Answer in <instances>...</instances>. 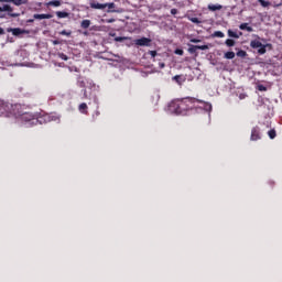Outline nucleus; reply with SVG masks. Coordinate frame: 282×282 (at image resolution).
<instances>
[{
    "label": "nucleus",
    "instance_id": "obj_1",
    "mask_svg": "<svg viewBox=\"0 0 282 282\" xmlns=\"http://www.w3.org/2000/svg\"><path fill=\"white\" fill-rule=\"evenodd\" d=\"M188 102L193 105L194 102H204V101L192 98V97L176 99L170 104V111H172L173 113H182V109L184 105H188Z\"/></svg>",
    "mask_w": 282,
    "mask_h": 282
},
{
    "label": "nucleus",
    "instance_id": "obj_2",
    "mask_svg": "<svg viewBox=\"0 0 282 282\" xmlns=\"http://www.w3.org/2000/svg\"><path fill=\"white\" fill-rule=\"evenodd\" d=\"M90 8L93 10H105V8H109V10H113L116 8V4L113 2L110 3H98V2H90Z\"/></svg>",
    "mask_w": 282,
    "mask_h": 282
},
{
    "label": "nucleus",
    "instance_id": "obj_3",
    "mask_svg": "<svg viewBox=\"0 0 282 282\" xmlns=\"http://www.w3.org/2000/svg\"><path fill=\"white\" fill-rule=\"evenodd\" d=\"M250 47L258 50V53L265 54V45H263L259 40H253L250 42Z\"/></svg>",
    "mask_w": 282,
    "mask_h": 282
},
{
    "label": "nucleus",
    "instance_id": "obj_4",
    "mask_svg": "<svg viewBox=\"0 0 282 282\" xmlns=\"http://www.w3.org/2000/svg\"><path fill=\"white\" fill-rule=\"evenodd\" d=\"M12 8L10 4H3L0 7V12H8V17H11L12 19H17V17H21L20 13H12Z\"/></svg>",
    "mask_w": 282,
    "mask_h": 282
},
{
    "label": "nucleus",
    "instance_id": "obj_5",
    "mask_svg": "<svg viewBox=\"0 0 282 282\" xmlns=\"http://www.w3.org/2000/svg\"><path fill=\"white\" fill-rule=\"evenodd\" d=\"M134 45H138L139 47H151V39L141 37V39L134 40Z\"/></svg>",
    "mask_w": 282,
    "mask_h": 282
},
{
    "label": "nucleus",
    "instance_id": "obj_6",
    "mask_svg": "<svg viewBox=\"0 0 282 282\" xmlns=\"http://www.w3.org/2000/svg\"><path fill=\"white\" fill-rule=\"evenodd\" d=\"M0 111L1 113H12V105L0 100Z\"/></svg>",
    "mask_w": 282,
    "mask_h": 282
},
{
    "label": "nucleus",
    "instance_id": "obj_7",
    "mask_svg": "<svg viewBox=\"0 0 282 282\" xmlns=\"http://www.w3.org/2000/svg\"><path fill=\"white\" fill-rule=\"evenodd\" d=\"M0 111L1 113H12V105L0 100Z\"/></svg>",
    "mask_w": 282,
    "mask_h": 282
},
{
    "label": "nucleus",
    "instance_id": "obj_8",
    "mask_svg": "<svg viewBox=\"0 0 282 282\" xmlns=\"http://www.w3.org/2000/svg\"><path fill=\"white\" fill-rule=\"evenodd\" d=\"M8 32H12L13 36H20V34H30V31H25L20 28L8 29Z\"/></svg>",
    "mask_w": 282,
    "mask_h": 282
},
{
    "label": "nucleus",
    "instance_id": "obj_9",
    "mask_svg": "<svg viewBox=\"0 0 282 282\" xmlns=\"http://www.w3.org/2000/svg\"><path fill=\"white\" fill-rule=\"evenodd\" d=\"M197 50H208V45H191L188 48L189 54H195Z\"/></svg>",
    "mask_w": 282,
    "mask_h": 282
},
{
    "label": "nucleus",
    "instance_id": "obj_10",
    "mask_svg": "<svg viewBox=\"0 0 282 282\" xmlns=\"http://www.w3.org/2000/svg\"><path fill=\"white\" fill-rule=\"evenodd\" d=\"M52 17H54V15H52V14H45V13H42V14H39V13H35L34 15H33V19H36V20H43V19H52Z\"/></svg>",
    "mask_w": 282,
    "mask_h": 282
},
{
    "label": "nucleus",
    "instance_id": "obj_11",
    "mask_svg": "<svg viewBox=\"0 0 282 282\" xmlns=\"http://www.w3.org/2000/svg\"><path fill=\"white\" fill-rule=\"evenodd\" d=\"M260 135H259V129L258 128H253L251 131V140L254 142L257 140H260Z\"/></svg>",
    "mask_w": 282,
    "mask_h": 282
},
{
    "label": "nucleus",
    "instance_id": "obj_12",
    "mask_svg": "<svg viewBox=\"0 0 282 282\" xmlns=\"http://www.w3.org/2000/svg\"><path fill=\"white\" fill-rule=\"evenodd\" d=\"M221 4H208V10L212 12H217V10H221Z\"/></svg>",
    "mask_w": 282,
    "mask_h": 282
},
{
    "label": "nucleus",
    "instance_id": "obj_13",
    "mask_svg": "<svg viewBox=\"0 0 282 282\" xmlns=\"http://www.w3.org/2000/svg\"><path fill=\"white\" fill-rule=\"evenodd\" d=\"M56 17H58V19H67V17H69V13L65 11H57Z\"/></svg>",
    "mask_w": 282,
    "mask_h": 282
},
{
    "label": "nucleus",
    "instance_id": "obj_14",
    "mask_svg": "<svg viewBox=\"0 0 282 282\" xmlns=\"http://www.w3.org/2000/svg\"><path fill=\"white\" fill-rule=\"evenodd\" d=\"M239 29L240 30H247V32H252L253 31L252 26H248V23L240 24Z\"/></svg>",
    "mask_w": 282,
    "mask_h": 282
},
{
    "label": "nucleus",
    "instance_id": "obj_15",
    "mask_svg": "<svg viewBox=\"0 0 282 282\" xmlns=\"http://www.w3.org/2000/svg\"><path fill=\"white\" fill-rule=\"evenodd\" d=\"M46 6H53L54 8H61V1H58V0L50 1L46 3Z\"/></svg>",
    "mask_w": 282,
    "mask_h": 282
},
{
    "label": "nucleus",
    "instance_id": "obj_16",
    "mask_svg": "<svg viewBox=\"0 0 282 282\" xmlns=\"http://www.w3.org/2000/svg\"><path fill=\"white\" fill-rule=\"evenodd\" d=\"M89 25H91V21H89V20L82 21V28L84 30H87V28H89Z\"/></svg>",
    "mask_w": 282,
    "mask_h": 282
},
{
    "label": "nucleus",
    "instance_id": "obj_17",
    "mask_svg": "<svg viewBox=\"0 0 282 282\" xmlns=\"http://www.w3.org/2000/svg\"><path fill=\"white\" fill-rule=\"evenodd\" d=\"M258 1L262 6V8H270V6H272V3L265 0H258Z\"/></svg>",
    "mask_w": 282,
    "mask_h": 282
},
{
    "label": "nucleus",
    "instance_id": "obj_18",
    "mask_svg": "<svg viewBox=\"0 0 282 282\" xmlns=\"http://www.w3.org/2000/svg\"><path fill=\"white\" fill-rule=\"evenodd\" d=\"M225 58H227L228 61H232V58H235V52L225 53Z\"/></svg>",
    "mask_w": 282,
    "mask_h": 282
},
{
    "label": "nucleus",
    "instance_id": "obj_19",
    "mask_svg": "<svg viewBox=\"0 0 282 282\" xmlns=\"http://www.w3.org/2000/svg\"><path fill=\"white\" fill-rule=\"evenodd\" d=\"M28 0H13V6H24Z\"/></svg>",
    "mask_w": 282,
    "mask_h": 282
},
{
    "label": "nucleus",
    "instance_id": "obj_20",
    "mask_svg": "<svg viewBox=\"0 0 282 282\" xmlns=\"http://www.w3.org/2000/svg\"><path fill=\"white\" fill-rule=\"evenodd\" d=\"M213 36H216L217 39H224L225 34L221 31L214 32Z\"/></svg>",
    "mask_w": 282,
    "mask_h": 282
},
{
    "label": "nucleus",
    "instance_id": "obj_21",
    "mask_svg": "<svg viewBox=\"0 0 282 282\" xmlns=\"http://www.w3.org/2000/svg\"><path fill=\"white\" fill-rule=\"evenodd\" d=\"M228 36H230L231 39H239L237 33L235 31H232V30H228Z\"/></svg>",
    "mask_w": 282,
    "mask_h": 282
},
{
    "label": "nucleus",
    "instance_id": "obj_22",
    "mask_svg": "<svg viewBox=\"0 0 282 282\" xmlns=\"http://www.w3.org/2000/svg\"><path fill=\"white\" fill-rule=\"evenodd\" d=\"M225 43H226L227 47H235V40L228 39V40H226Z\"/></svg>",
    "mask_w": 282,
    "mask_h": 282
},
{
    "label": "nucleus",
    "instance_id": "obj_23",
    "mask_svg": "<svg viewBox=\"0 0 282 282\" xmlns=\"http://www.w3.org/2000/svg\"><path fill=\"white\" fill-rule=\"evenodd\" d=\"M268 134H269V138H271V140H274L276 138V131L274 130H270Z\"/></svg>",
    "mask_w": 282,
    "mask_h": 282
},
{
    "label": "nucleus",
    "instance_id": "obj_24",
    "mask_svg": "<svg viewBox=\"0 0 282 282\" xmlns=\"http://www.w3.org/2000/svg\"><path fill=\"white\" fill-rule=\"evenodd\" d=\"M246 51H238L237 52V56H239L240 58H246Z\"/></svg>",
    "mask_w": 282,
    "mask_h": 282
},
{
    "label": "nucleus",
    "instance_id": "obj_25",
    "mask_svg": "<svg viewBox=\"0 0 282 282\" xmlns=\"http://www.w3.org/2000/svg\"><path fill=\"white\" fill-rule=\"evenodd\" d=\"M174 54H177L178 56H184V51L182 48H177L174 51Z\"/></svg>",
    "mask_w": 282,
    "mask_h": 282
},
{
    "label": "nucleus",
    "instance_id": "obj_26",
    "mask_svg": "<svg viewBox=\"0 0 282 282\" xmlns=\"http://www.w3.org/2000/svg\"><path fill=\"white\" fill-rule=\"evenodd\" d=\"M58 57L62 58V61H68L69 57H67V55H65L64 53H58Z\"/></svg>",
    "mask_w": 282,
    "mask_h": 282
},
{
    "label": "nucleus",
    "instance_id": "obj_27",
    "mask_svg": "<svg viewBox=\"0 0 282 282\" xmlns=\"http://www.w3.org/2000/svg\"><path fill=\"white\" fill-rule=\"evenodd\" d=\"M117 43H122V41H127V37L118 36L115 39Z\"/></svg>",
    "mask_w": 282,
    "mask_h": 282
},
{
    "label": "nucleus",
    "instance_id": "obj_28",
    "mask_svg": "<svg viewBox=\"0 0 282 282\" xmlns=\"http://www.w3.org/2000/svg\"><path fill=\"white\" fill-rule=\"evenodd\" d=\"M87 109V104L83 102L79 105V111H85Z\"/></svg>",
    "mask_w": 282,
    "mask_h": 282
},
{
    "label": "nucleus",
    "instance_id": "obj_29",
    "mask_svg": "<svg viewBox=\"0 0 282 282\" xmlns=\"http://www.w3.org/2000/svg\"><path fill=\"white\" fill-rule=\"evenodd\" d=\"M62 36H72V32H67V31H62L61 32Z\"/></svg>",
    "mask_w": 282,
    "mask_h": 282
},
{
    "label": "nucleus",
    "instance_id": "obj_30",
    "mask_svg": "<svg viewBox=\"0 0 282 282\" xmlns=\"http://www.w3.org/2000/svg\"><path fill=\"white\" fill-rule=\"evenodd\" d=\"M246 98H248V95H247V94L241 93V94L239 95V99H240V100H246Z\"/></svg>",
    "mask_w": 282,
    "mask_h": 282
},
{
    "label": "nucleus",
    "instance_id": "obj_31",
    "mask_svg": "<svg viewBox=\"0 0 282 282\" xmlns=\"http://www.w3.org/2000/svg\"><path fill=\"white\" fill-rule=\"evenodd\" d=\"M149 54H150V56H152V58H155V56H158L156 51H150Z\"/></svg>",
    "mask_w": 282,
    "mask_h": 282
},
{
    "label": "nucleus",
    "instance_id": "obj_32",
    "mask_svg": "<svg viewBox=\"0 0 282 282\" xmlns=\"http://www.w3.org/2000/svg\"><path fill=\"white\" fill-rule=\"evenodd\" d=\"M191 21H192V23H202V22L199 21V19H197V18H192Z\"/></svg>",
    "mask_w": 282,
    "mask_h": 282
},
{
    "label": "nucleus",
    "instance_id": "obj_33",
    "mask_svg": "<svg viewBox=\"0 0 282 282\" xmlns=\"http://www.w3.org/2000/svg\"><path fill=\"white\" fill-rule=\"evenodd\" d=\"M0 19H8V13L0 12Z\"/></svg>",
    "mask_w": 282,
    "mask_h": 282
},
{
    "label": "nucleus",
    "instance_id": "obj_34",
    "mask_svg": "<svg viewBox=\"0 0 282 282\" xmlns=\"http://www.w3.org/2000/svg\"><path fill=\"white\" fill-rule=\"evenodd\" d=\"M0 3H13V0H0Z\"/></svg>",
    "mask_w": 282,
    "mask_h": 282
},
{
    "label": "nucleus",
    "instance_id": "obj_35",
    "mask_svg": "<svg viewBox=\"0 0 282 282\" xmlns=\"http://www.w3.org/2000/svg\"><path fill=\"white\" fill-rule=\"evenodd\" d=\"M200 42V40H197V39H192L191 40V43H199Z\"/></svg>",
    "mask_w": 282,
    "mask_h": 282
},
{
    "label": "nucleus",
    "instance_id": "obj_36",
    "mask_svg": "<svg viewBox=\"0 0 282 282\" xmlns=\"http://www.w3.org/2000/svg\"><path fill=\"white\" fill-rule=\"evenodd\" d=\"M171 14H177V9H172Z\"/></svg>",
    "mask_w": 282,
    "mask_h": 282
},
{
    "label": "nucleus",
    "instance_id": "obj_37",
    "mask_svg": "<svg viewBox=\"0 0 282 282\" xmlns=\"http://www.w3.org/2000/svg\"><path fill=\"white\" fill-rule=\"evenodd\" d=\"M0 34H6V31L3 30V28H0Z\"/></svg>",
    "mask_w": 282,
    "mask_h": 282
},
{
    "label": "nucleus",
    "instance_id": "obj_38",
    "mask_svg": "<svg viewBox=\"0 0 282 282\" xmlns=\"http://www.w3.org/2000/svg\"><path fill=\"white\" fill-rule=\"evenodd\" d=\"M259 89H260V91H265V87H263V86H260Z\"/></svg>",
    "mask_w": 282,
    "mask_h": 282
},
{
    "label": "nucleus",
    "instance_id": "obj_39",
    "mask_svg": "<svg viewBox=\"0 0 282 282\" xmlns=\"http://www.w3.org/2000/svg\"><path fill=\"white\" fill-rule=\"evenodd\" d=\"M115 19L107 20V23H113Z\"/></svg>",
    "mask_w": 282,
    "mask_h": 282
},
{
    "label": "nucleus",
    "instance_id": "obj_40",
    "mask_svg": "<svg viewBox=\"0 0 282 282\" xmlns=\"http://www.w3.org/2000/svg\"><path fill=\"white\" fill-rule=\"evenodd\" d=\"M28 23H34V19H29Z\"/></svg>",
    "mask_w": 282,
    "mask_h": 282
},
{
    "label": "nucleus",
    "instance_id": "obj_41",
    "mask_svg": "<svg viewBox=\"0 0 282 282\" xmlns=\"http://www.w3.org/2000/svg\"><path fill=\"white\" fill-rule=\"evenodd\" d=\"M174 80H180V76L178 75L174 76Z\"/></svg>",
    "mask_w": 282,
    "mask_h": 282
},
{
    "label": "nucleus",
    "instance_id": "obj_42",
    "mask_svg": "<svg viewBox=\"0 0 282 282\" xmlns=\"http://www.w3.org/2000/svg\"><path fill=\"white\" fill-rule=\"evenodd\" d=\"M207 107H208L209 111H210V109H213V105H210V104H208Z\"/></svg>",
    "mask_w": 282,
    "mask_h": 282
},
{
    "label": "nucleus",
    "instance_id": "obj_43",
    "mask_svg": "<svg viewBox=\"0 0 282 282\" xmlns=\"http://www.w3.org/2000/svg\"><path fill=\"white\" fill-rule=\"evenodd\" d=\"M161 67H164V64H162Z\"/></svg>",
    "mask_w": 282,
    "mask_h": 282
}]
</instances>
